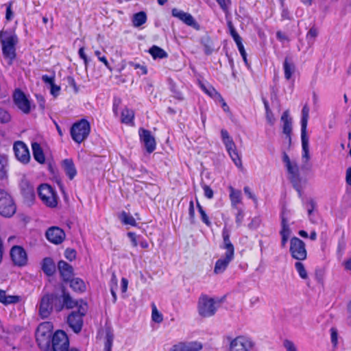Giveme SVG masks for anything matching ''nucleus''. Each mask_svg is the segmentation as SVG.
I'll use <instances>...</instances> for the list:
<instances>
[{"label": "nucleus", "instance_id": "44", "mask_svg": "<svg viewBox=\"0 0 351 351\" xmlns=\"http://www.w3.org/2000/svg\"><path fill=\"white\" fill-rule=\"evenodd\" d=\"M221 138L226 148L229 146H232L234 143L232 138L229 135L228 132L226 130L222 129L221 130Z\"/></svg>", "mask_w": 351, "mask_h": 351}, {"label": "nucleus", "instance_id": "64", "mask_svg": "<svg viewBox=\"0 0 351 351\" xmlns=\"http://www.w3.org/2000/svg\"><path fill=\"white\" fill-rule=\"evenodd\" d=\"M42 80L45 84H47L49 86L54 83V76L50 77L47 75H44L42 76Z\"/></svg>", "mask_w": 351, "mask_h": 351}, {"label": "nucleus", "instance_id": "23", "mask_svg": "<svg viewBox=\"0 0 351 351\" xmlns=\"http://www.w3.org/2000/svg\"><path fill=\"white\" fill-rule=\"evenodd\" d=\"M0 40L2 43V45L15 47V45L18 42V38L15 34H12L7 32H1Z\"/></svg>", "mask_w": 351, "mask_h": 351}, {"label": "nucleus", "instance_id": "21", "mask_svg": "<svg viewBox=\"0 0 351 351\" xmlns=\"http://www.w3.org/2000/svg\"><path fill=\"white\" fill-rule=\"evenodd\" d=\"M62 167L69 179L73 180L77 174V170L73 161L71 159H64L62 162Z\"/></svg>", "mask_w": 351, "mask_h": 351}, {"label": "nucleus", "instance_id": "13", "mask_svg": "<svg viewBox=\"0 0 351 351\" xmlns=\"http://www.w3.org/2000/svg\"><path fill=\"white\" fill-rule=\"evenodd\" d=\"M10 256L14 265L20 267L25 265L27 262L26 252L22 247L19 245L12 247Z\"/></svg>", "mask_w": 351, "mask_h": 351}, {"label": "nucleus", "instance_id": "47", "mask_svg": "<svg viewBox=\"0 0 351 351\" xmlns=\"http://www.w3.org/2000/svg\"><path fill=\"white\" fill-rule=\"evenodd\" d=\"M152 319L156 323H161L163 320L162 315L158 311L156 306L154 304L152 306Z\"/></svg>", "mask_w": 351, "mask_h": 351}, {"label": "nucleus", "instance_id": "54", "mask_svg": "<svg viewBox=\"0 0 351 351\" xmlns=\"http://www.w3.org/2000/svg\"><path fill=\"white\" fill-rule=\"evenodd\" d=\"M21 188L27 195H32L34 190L32 186H30L27 182H22Z\"/></svg>", "mask_w": 351, "mask_h": 351}, {"label": "nucleus", "instance_id": "3", "mask_svg": "<svg viewBox=\"0 0 351 351\" xmlns=\"http://www.w3.org/2000/svg\"><path fill=\"white\" fill-rule=\"evenodd\" d=\"M90 132V123L86 119H82L73 124L70 133L72 139L75 142L81 143L87 138Z\"/></svg>", "mask_w": 351, "mask_h": 351}, {"label": "nucleus", "instance_id": "30", "mask_svg": "<svg viewBox=\"0 0 351 351\" xmlns=\"http://www.w3.org/2000/svg\"><path fill=\"white\" fill-rule=\"evenodd\" d=\"M226 150L228 152V154L230 156L232 161L234 162V165L237 167H242V161H241V157L239 155V153L237 150L235 144H234L232 146H229V147H226Z\"/></svg>", "mask_w": 351, "mask_h": 351}, {"label": "nucleus", "instance_id": "16", "mask_svg": "<svg viewBox=\"0 0 351 351\" xmlns=\"http://www.w3.org/2000/svg\"><path fill=\"white\" fill-rule=\"evenodd\" d=\"M202 347L198 341L179 342L171 346L169 351H200Z\"/></svg>", "mask_w": 351, "mask_h": 351}, {"label": "nucleus", "instance_id": "60", "mask_svg": "<svg viewBox=\"0 0 351 351\" xmlns=\"http://www.w3.org/2000/svg\"><path fill=\"white\" fill-rule=\"evenodd\" d=\"M60 90V87L54 83L50 85V93L54 97H56L59 95Z\"/></svg>", "mask_w": 351, "mask_h": 351}, {"label": "nucleus", "instance_id": "7", "mask_svg": "<svg viewBox=\"0 0 351 351\" xmlns=\"http://www.w3.org/2000/svg\"><path fill=\"white\" fill-rule=\"evenodd\" d=\"M229 341V351H250L254 343L245 336H238L234 339L228 337Z\"/></svg>", "mask_w": 351, "mask_h": 351}, {"label": "nucleus", "instance_id": "28", "mask_svg": "<svg viewBox=\"0 0 351 351\" xmlns=\"http://www.w3.org/2000/svg\"><path fill=\"white\" fill-rule=\"evenodd\" d=\"M63 304H54L56 311H60L64 305L68 308H72L77 305V303L71 298L69 293H63Z\"/></svg>", "mask_w": 351, "mask_h": 351}, {"label": "nucleus", "instance_id": "8", "mask_svg": "<svg viewBox=\"0 0 351 351\" xmlns=\"http://www.w3.org/2000/svg\"><path fill=\"white\" fill-rule=\"evenodd\" d=\"M289 250L291 256L298 261H304L307 257L305 243L296 237L291 239Z\"/></svg>", "mask_w": 351, "mask_h": 351}, {"label": "nucleus", "instance_id": "19", "mask_svg": "<svg viewBox=\"0 0 351 351\" xmlns=\"http://www.w3.org/2000/svg\"><path fill=\"white\" fill-rule=\"evenodd\" d=\"M233 258L234 255L225 253L224 256L215 263L214 273L216 274H222L226 269L229 263L233 260Z\"/></svg>", "mask_w": 351, "mask_h": 351}, {"label": "nucleus", "instance_id": "41", "mask_svg": "<svg viewBox=\"0 0 351 351\" xmlns=\"http://www.w3.org/2000/svg\"><path fill=\"white\" fill-rule=\"evenodd\" d=\"M2 51L4 57L9 59V64H11L16 57L15 47L2 45Z\"/></svg>", "mask_w": 351, "mask_h": 351}, {"label": "nucleus", "instance_id": "32", "mask_svg": "<svg viewBox=\"0 0 351 351\" xmlns=\"http://www.w3.org/2000/svg\"><path fill=\"white\" fill-rule=\"evenodd\" d=\"M147 14L144 11L134 14L132 19V25L135 27H139L147 21Z\"/></svg>", "mask_w": 351, "mask_h": 351}, {"label": "nucleus", "instance_id": "17", "mask_svg": "<svg viewBox=\"0 0 351 351\" xmlns=\"http://www.w3.org/2000/svg\"><path fill=\"white\" fill-rule=\"evenodd\" d=\"M46 237L51 243L60 244L64 240L65 233L61 228L53 226L47 230Z\"/></svg>", "mask_w": 351, "mask_h": 351}, {"label": "nucleus", "instance_id": "29", "mask_svg": "<svg viewBox=\"0 0 351 351\" xmlns=\"http://www.w3.org/2000/svg\"><path fill=\"white\" fill-rule=\"evenodd\" d=\"M226 150L228 152V154L230 156L232 161L234 162V165L237 167H242V161H241V157L239 155V153L237 150L235 144H234L232 146H229V147H226Z\"/></svg>", "mask_w": 351, "mask_h": 351}, {"label": "nucleus", "instance_id": "45", "mask_svg": "<svg viewBox=\"0 0 351 351\" xmlns=\"http://www.w3.org/2000/svg\"><path fill=\"white\" fill-rule=\"evenodd\" d=\"M281 227V230L280 232L281 237H289L291 233V230L289 226L288 221L284 217L282 219Z\"/></svg>", "mask_w": 351, "mask_h": 351}, {"label": "nucleus", "instance_id": "48", "mask_svg": "<svg viewBox=\"0 0 351 351\" xmlns=\"http://www.w3.org/2000/svg\"><path fill=\"white\" fill-rule=\"evenodd\" d=\"M315 206V203L312 199L308 200V202H306V207L307 208L309 219L313 223L316 222L312 216Z\"/></svg>", "mask_w": 351, "mask_h": 351}, {"label": "nucleus", "instance_id": "20", "mask_svg": "<svg viewBox=\"0 0 351 351\" xmlns=\"http://www.w3.org/2000/svg\"><path fill=\"white\" fill-rule=\"evenodd\" d=\"M58 269L64 281H69L73 276L72 266L64 261L58 262Z\"/></svg>", "mask_w": 351, "mask_h": 351}, {"label": "nucleus", "instance_id": "14", "mask_svg": "<svg viewBox=\"0 0 351 351\" xmlns=\"http://www.w3.org/2000/svg\"><path fill=\"white\" fill-rule=\"evenodd\" d=\"M13 150L16 158L23 163L29 162L30 155L27 145L22 141H17L14 144Z\"/></svg>", "mask_w": 351, "mask_h": 351}, {"label": "nucleus", "instance_id": "2", "mask_svg": "<svg viewBox=\"0 0 351 351\" xmlns=\"http://www.w3.org/2000/svg\"><path fill=\"white\" fill-rule=\"evenodd\" d=\"M53 326L51 322H46L39 324L36 332L38 346L45 350L49 349L52 339Z\"/></svg>", "mask_w": 351, "mask_h": 351}, {"label": "nucleus", "instance_id": "55", "mask_svg": "<svg viewBox=\"0 0 351 351\" xmlns=\"http://www.w3.org/2000/svg\"><path fill=\"white\" fill-rule=\"evenodd\" d=\"M189 219L191 223H194L195 220V208H194V203L193 200H191L189 202Z\"/></svg>", "mask_w": 351, "mask_h": 351}, {"label": "nucleus", "instance_id": "58", "mask_svg": "<svg viewBox=\"0 0 351 351\" xmlns=\"http://www.w3.org/2000/svg\"><path fill=\"white\" fill-rule=\"evenodd\" d=\"M203 190L205 197H206L208 199H212L213 197V191L210 186L207 185H204Z\"/></svg>", "mask_w": 351, "mask_h": 351}, {"label": "nucleus", "instance_id": "22", "mask_svg": "<svg viewBox=\"0 0 351 351\" xmlns=\"http://www.w3.org/2000/svg\"><path fill=\"white\" fill-rule=\"evenodd\" d=\"M222 237L223 243L221 247L226 250V254L234 255V248L230 240V231L226 227L223 229Z\"/></svg>", "mask_w": 351, "mask_h": 351}, {"label": "nucleus", "instance_id": "39", "mask_svg": "<svg viewBox=\"0 0 351 351\" xmlns=\"http://www.w3.org/2000/svg\"><path fill=\"white\" fill-rule=\"evenodd\" d=\"M134 117V113L133 110L125 108L121 112V122L125 124H130L133 123Z\"/></svg>", "mask_w": 351, "mask_h": 351}, {"label": "nucleus", "instance_id": "15", "mask_svg": "<svg viewBox=\"0 0 351 351\" xmlns=\"http://www.w3.org/2000/svg\"><path fill=\"white\" fill-rule=\"evenodd\" d=\"M14 104L24 113L27 114L30 111V102L20 90H16L13 95Z\"/></svg>", "mask_w": 351, "mask_h": 351}, {"label": "nucleus", "instance_id": "38", "mask_svg": "<svg viewBox=\"0 0 351 351\" xmlns=\"http://www.w3.org/2000/svg\"><path fill=\"white\" fill-rule=\"evenodd\" d=\"M149 53L152 55L154 59L164 58L167 57V53L160 47L154 45L149 49Z\"/></svg>", "mask_w": 351, "mask_h": 351}, {"label": "nucleus", "instance_id": "12", "mask_svg": "<svg viewBox=\"0 0 351 351\" xmlns=\"http://www.w3.org/2000/svg\"><path fill=\"white\" fill-rule=\"evenodd\" d=\"M171 13L173 16L178 18L186 25L193 27L196 30L199 29V25L191 14L180 10L177 8L172 9Z\"/></svg>", "mask_w": 351, "mask_h": 351}, {"label": "nucleus", "instance_id": "27", "mask_svg": "<svg viewBox=\"0 0 351 351\" xmlns=\"http://www.w3.org/2000/svg\"><path fill=\"white\" fill-rule=\"evenodd\" d=\"M32 148L34 159L39 163H44L45 157L40 144L36 142L32 143Z\"/></svg>", "mask_w": 351, "mask_h": 351}, {"label": "nucleus", "instance_id": "6", "mask_svg": "<svg viewBox=\"0 0 351 351\" xmlns=\"http://www.w3.org/2000/svg\"><path fill=\"white\" fill-rule=\"evenodd\" d=\"M16 209L15 204L10 195L5 191L0 189V215L10 217L15 213Z\"/></svg>", "mask_w": 351, "mask_h": 351}, {"label": "nucleus", "instance_id": "34", "mask_svg": "<svg viewBox=\"0 0 351 351\" xmlns=\"http://www.w3.org/2000/svg\"><path fill=\"white\" fill-rule=\"evenodd\" d=\"M200 43L204 47V51L206 55H210L214 51L213 43L208 36H203L201 38Z\"/></svg>", "mask_w": 351, "mask_h": 351}, {"label": "nucleus", "instance_id": "49", "mask_svg": "<svg viewBox=\"0 0 351 351\" xmlns=\"http://www.w3.org/2000/svg\"><path fill=\"white\" fill-rule=\"evenodd\" d=\"M219 4L220 8L226 13H228L232 1L231 0H215Z\"/></svg>", "mask_w": 351, "mask_h": 351}, {"label": "nucleus", "instance_id": "9", "mask_svg": "<svg viewBox=\"0 0 351 351\" xmlns=\"http://www.w3.org/2000/svg\"><path fill=\"white\" fill-rule=\"evenodd\" d=\"M51 345L53 351H66L69 347V341L66 332L57 330L53 335Z\"/></svg>", "mask_w": 351, "mask_h": 351}, {"label": "nucleus", "instance_id": "59", "mask_svg": "<svg viewBox=\"0 0 351 351\" xmlns=\"http://www.w3.org/2000/svg\"><path fill=\"white\" fill-rule=\"evenodd\" d=\"M130 65L133 66L134 69H140L141 71V74H143V75H145L147 73V70L146 67L143 65H141L140 64L134 63V62H130Z\"/></svg>", "mask_w": 351, "mask_h": 351}, {"label": "nucleus", "instance_id": "53", "mask_svg": "<svg viewBox=\"0 0 351 351\" xmlns=\"http://www.w3.org/2000/svg\"><path fill=\"white\" fill-rule=\"evenodd\" d=\"M95 54L98 58L99 61L103 62L108 69L111 70L110 64H109L106 58L104 56H101V51H99V50H96L95 51Z\"/></svg>", "mask_w": 351, "mask_h": 351}, {"label": "nucleus", "instance_id": "51", "mask_svg": "<svg viewBox=\"0 0 351 351\" xmlns=\"http://www.w3.org/2000/svg\"><path fill=\"white\" fill-rule=\"evenodd\" d=\"M11 119L10 114L5 110L0 108V121L2 123H7Z\"/></svg>", "mask_w": 351, "mask_h": 351}, {"label": "nucleus", "instance_id": "42", "mask_svg": "<svg viewBox=\"0 0 351 351\" xmlns=\"http://www.w3.org/2000/svg\"><path fill=\"white\" fill-rule=\"evenodd\" d=\"M120 220L125 225H130L132 226H136V222L135 219L130 214L123 211L119 216Z\"/></svg>", "mask_w": 351, "mask_h": 351}, {"label": "nucleus", "instance_id": "24", "mask_svg": "<svg viewBox=\"0 0 351 351\" xmlns=\"http://www.w3.org/2000/svg\"><path fill=\"white\" fill-rule=\"evenodd\" d=\"M283 123V132L287 135L289 141L291 142V133L292 131L291 119L289 117V112L285 111L281 117Z\"/></svg>", "mask_w": 351, "mask_h": 351}, {"label": "nucleus", "instance_id": "33", "mask_svg": "<svg viewBox=\"0 0 351 351\" xmlns=\"http://www.w3.org/2000/svg\"><path fill=\"white\" fill-rule=\"evenodd\" d=\"M283 69L285 78L287 80H290L295 71V64L287 58L283 63Z\"/></svg>", "mask_w": 351, "mask_h": 351}, {"label": "nucleus", "instance_id": "57", "mask_svg": "<svg viewBox=\"0 0 351 351\" xmlns=\"http://www.w3.org/2000/svg\"><path fill=\"white\" fill-rule=\"evenodd\" d=\"M235 209L237 210V213L236 215V223L237 226H240L243 219L244 214L241 208H237Z\"/></svg>", "mask_w": 351, "mask_h": 351}, {"label": "nucleus", "instance_id": "46", "mask_svg": "<svg viewBox=\"0 0 351 351\" xmlns=\"http://www.w3.org/2000/svg\"><path fill=\"white\" fill-rule=\"evenodd\" d=\"M197 207L198 211L200 214V217H201V219H202V222L204 223L206 226H210L211 222L209 219V217L197 200Z\"/></svg>", "mask_w": 351, "mask_h": 351}, {"label": "nucleus", "instance_id": "40", "mask_svg": "<svg viewBox=\"0 0 351 351\" xmlns=\"http://www.w3.org/2000/svg\"><path fill=\"white\" fill-rule=\"evenodd\" d=\"M104 348L103 351H112V347L114 339V335L110 329H107L106 332Z\"/></svg>", "mask_w": 351, "mask_h": 351}, {"label": "nucleus", "instance_id": "52", "mask_svg": "<svg viewBox=\"0 0 351 351\" xmlns=\"http://www.w3.org/2000/svg\"><path fill=\"white\" fill-rule=\"evenodd\" d=\"M64 256L69 261H72L76 258V252L73 249L67 248L64 252Z\"/></svg>", "mask_w": 351, "mask_h": 351}, {"label": "nucleus", "instance_id": "4", "mask_svg": "<svg viewBox=\"0 0 351 351\" xmlns=\"http://www.w3.org/2000/svg\"><path fill=\"white\" fill-rule=\"evenodd\" d=\"M38 196L45 205L50 208L57 206L58 197L50 185L43 184L38 187Z\"/></svg>", "mask_w": 351, "mask_h": 351}, {"label": "nucleus", "instance_id": "10", "mask_svg": "<svg viewBox=\"0 0 351 351\" xmlns=\"http://www.w3.org/2000/svg\"><path fill=\"white\" fill-rule=\"evenodd\" d=\"M84 315L85 311L80 307L77 311H73L68 315L67 323L75 333L80 332L82 330Z\"/></svg>", "mask_w": 351, "mask_h": 351}, {"label": "nucleus", "instance_id": "5", "mask_svg": "<svg viewBox=\"0 0 351 351\" xmlns=\"http://www.w3.org/2000/svg\"><path fill=\"white\" fill-rule=\"evenodd\" d=\"M197 309L202 317H209L215 314L217 306L213 298L203 295L199 298Z\"/></svg>", "mask_w": 351, "mask_h": 351}, {"label": "nucleus", "instance_id": "56", "mask_svg": "<svg viewBox=\"0 0 351 351\" xmlns=\"http://www.w3.org/2000/svg\"><path fill=\"white\" fill-rule=\"evenodd\" d=\"M283 346L286 348L287 351H298L294 343L289 340L287 339L284 341Z\"/></svg>", "mask_w": 351, "mask_h": 351}, {"label": "nucleus", "instance_id": "25", "mask_svg": "<svg viewBox=\"0 0 351 351\" xmlns=\"http://www.w3.org/2000/svg\"><path fill=\"white\" fill-rule=\"evenodd\" d=\"M21 297L19 295H7L4 290L0 289V302L4 305L14 304L19 302Z\"/></svg>", "mask_w": 351, "mask_h": 351}, {"label": "nucleus", "instance_id": "63", "mask_svg": "<svg viewBox=\"0 0 351 351\" xmlns=\"http://www.w3.org/2000/svg\"><path fill=\"white\" fill-rule=\"evenodd\" d=\"M128 236L130 239L132 245L134 247H136L138 245V241H137L136 235L133 232H128Z\"/></svg>", "mask_w": 351, "mask_h": 351}, {"label": "nucleus", "instance_id": "35", "mask_svg": "<svg viewBox=\"0 0 351 351\" xmlns=\"http://www.w3.org/2000/svg\"><path fill=\"white\" fill-rule=\"evenodd\" d=\"M309 108L306 104L302 110L301 134H306V127L308 120Z\"/></svg>", "mask_w": 351, "mask_h": 351}, {"label": "nucleus", "instance_id": "26", "mask_svg": "<svg viewBox=\"0 0 351 351\" xmlns=\"http://www.w3.org/2000/svg\"><path fill=\"white\" fill-rule=\"evenodd\" d=\"M228 189L230 191L231 206L234 208H237V205L241 203V191L234 189L232 186H230Z\"/></svg>", "mask_w": 351, "mask_h": 351}, {"label": "nucleus", "instance_id": "31", "mask_svg": "<svg viewBox=\"0 0 351 351\" xmlns=\"http://www.w3.org/2000/svg\"><path fill=\"white\" fill-rule=\"evenodd\" d=\"M42 269L47 276H52L56 270V265L51 258H45L43 261Z\"/></svg>", "mask_w": 351, "mask_h": 351}, {"label": "nucleus", "instance_id": "37", "mask_svg": "<svg viewBox=\"0 0 351 351\" xmlns=\"http://www.w3.org/2000/svg\"><path fill=\"white\" fill-rule=\"evenodd\" d=\"M301 141L302 147V158L308 161L310 158L309 147H308V137L307 134H301Z\"/></svg>", "mask_w": 351, "mask_h": 351}, {"label": "nucleus", "instance_id": "1", "mask_svg": "<svg viewBox=\"0 0 351 351\" xmlns=\"http://www.w3.org/2000/svg\"><path fill=\"white\" fill-rule=\"evenodd\" d=\"M282 161L285 164L289 174V179L293 184V187L298 192L299 195L301 196L302 179L300 176L297 162L295 161H291L286 153L283 154Z\"/></svg>", "mask_w": 351, "mask_h": 351}, {"label": "nucleus", "instance_id": "61", "mask_svg": "<svg viewBox=\"0 0 351 351\" xmlns=\"http://www.w3.org/2000/svg\"><path fill=\"white\" fill-rule=\"evenodd\" d=\"M331 341L334 345L337 343V330L335 328H331L330 330Z\"/></svg>", "mask_w": 351, "mask_h": 351}, {"label": "nucleus", "instance_id": "11", "mask_svg": "<svg viewBox=\"0 0 351 351\" xmlns=\"http://www.w3.org/2000/svg\"><path fill=\"white\" fill-rule=\"evenodd\" d=\"M58 300V297L54 294H47L42 298L39 306V314L43 318H46L50 315L53 304Z\"/></svg>", "mask_w": 351, "mask_h": 351}, {"label": "nucleus", "instance_id": "36", "mask_svg": "<svg viewBox=\"0 0 351 351\" xmlns=\"http://www.w3.org/2000/svg\"><path fill=\"white\" fill-rule=\"evenodd\" d=\"M70 287L77 292H84L86 290V285L84 282L79 278H75L70 280Z\"/></svg>", "mask_w": 351, "mask_h": 351}, {"label": "nucleus", "instance_id": "62", "mask_svg": "<svg viewBox=\"0 0 351 351\" xmlns=\"http://www.w3.org/2000/svg\"><path fill=\"white\" fill-rule=\"evenodd\" d=\"M266 119L269 124L274 125L275 123V118L271 110L266 112Z\"/></svg>", "mask_w": 351, "mask_h": 351}, {"label": "nucleus", "instance_id": "50", "mask_svg": "<svg viewBox=\"0 0 351 351\" xmlns=\"http://www.w3.org/2000/svg\"><path fill=\"white\" fill-rule=\"evenodd\" d=\"M6 158L3 156L0 155V178H3L6 175Z\"/></svg>", "mask_w": 351, "mask_h": 351}, {"label": "nucleus", "instance_id": "43", "mask_svg": "<svg viewBox=\"0 0 351 351\" xmlns=\"http://www.w3.org/2000/svg\"><path fill=\"white\" fill-rule=\"evenodd\" d=\"M295 268L302 279L306 280L308 278L307 271L302 262H296L295 263Z\"/></svg>", "mask_w": 351, "mask_h": 351}, {"label": "nucleus", "instance_id": "18", "mask_svg": "<svg viewBox=\"0 0 351 351\" xmlns=\"http://www.w3.org/2000/svg\"><path fill=\"white\" fill-rule=\"evenodd\" d=\"M139 135L141 140L144 143L147 152L152 153L154 152L156 148V142L150 132L145 129H140Z\"/></svg>", "mask_w": 351, "mask_h": 351}]
</instances>
